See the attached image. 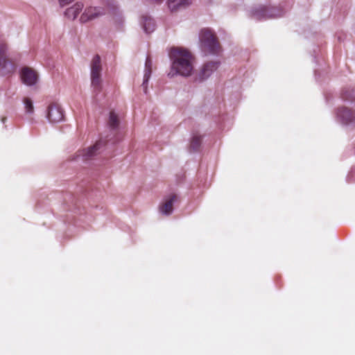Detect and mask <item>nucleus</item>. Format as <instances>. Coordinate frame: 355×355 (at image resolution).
Masks as SVG:
<instances>
[{
	"mask_svg": "<svg viewBox=\"0 0 355 355\" xmlns=\"http://www.w3.org/2000/svg\"><path fill=\"white\" fill-rule=\"evenodd\" d=\"M168 55L171 62L168 77L173 78L178 75L188 77L191 75L193 67L192 55L189 51L180 47H173Z\"/></svg>",
	"mask_w": 355,
	"mask_h": 355,
	"instance_id": "nucleus-1",
	"label": "nucleus"
},
{
	"mask_svg": "<svg viewBox=\"0 0 355 355\" xmlns=\"http://www.w3.org/2000/svg\"><path fill=\"white\" fill-rule=\"evenodd\" d=\"M201 48L206 53L218 55L221 47L216 35L209 29H203L200 33Z\"/></svg>",
	"mask_w": 355,
	"mask_h": 355,
	"instance_id": "nucleus-2",
	"label": "nucleus"
},
{
	"mask_svg": "<svg viewBox=\"0 0 355 355\" xmlns=\"http://www.w3.org/2000/svg\"><path fill=\"white\" fill-rule=\"evenodd\" d=\"M101 72V59L98 55H96L90 64L91 85L95 101H97V96L102 88Z\"/></svg>",
	"mask_w": 355,
	"mask_h": 355,
	"instance_id": "nucleus-3",
	"label": "nucleus"
},
{
	"mask_svg": "<svg viewBox=\"0 0 355 355\" xmlns=\"http://www.w3.org/2000/svg\"><path fill=\"white\" fill-rule=\"evenodd\" d=\"M252 17L257 20H266L280 17L284 15V10L279 7L257 6L251 9Z\"/></svg>",
	"mask_w": 355,
	"mask_h": 355,
	"instance_id": "nucleus-4",
	"label": "nucleus"
},
{
	"mask_svg": "<svg viewBox=\"0 0 355 355\" xmlns=\"http://www.w3.org/2000/svg\"><path fill=\"white\" fill-rule=\"evenodd\" d=\"M336 119L345 126H355V110L346 107H340L336 110Z\"/></svg>",
	"mask_w": 355,
	"mask_h": 355,
	"instance_id": "nucleus-5",
	"label": "nucleus"
},
{
	"mask_svg": "<svg viewBox=\"0 0 355 355\" xmlns=\"http://www.w3.org/2000/svg\"><path fill=\"white\" fill-rule=\"evenodd\" d=\"M111 139L105 140L101 139L93 146H91L87 149H84L81 152H79L76 159H81V160L83 162H87L89 160L100 152V149L102 148L103 146L105 145L107 142H111L112 144H114L115 143L114 141H111Z\"/></svg>",
	"mask_w": 355,
	"mask_h": 355,
	"instance_id": "nucleus-6",
	"label": "nucleus"
},
{
	"mask_svg": "<svg viewBox=\"0 0 355 355\" xmlns=\"http://www.w3.org/2000/svg\"><path fill=\"white\" fill-rule=\"evenodd\" d=\"M105 14V10L102 7H87L80 17V23H87Z\"/></svg>",
	"mask_w": 355,
	"mask_h": 355,
	"instance_id": "nucleus-7",
	"label": "nucleus"
},
{
	"mask_svg": "<svg viewBox=\"0 0 355 355\" xmlns=\"http://www.w3.org/2000/svg\"><path fill=\"white\" fill-rule=\"evenodd\" d=\"M46 118L50 123H58L64 118L61 107L55 103H51L47 109Z\"/></svg>",
	"mask_w": 355,
	"mask_h": 355,
	"instance_id": "nucleus-8",
	"label": "nucleus"
},
{
	"mask_svg": "<svg viewBox=\"0 0 355 355\" xmlns=\"http://www.w3.org/2000/svg\"><path fill=\"white\" fill-rule=\"evenodd\" d=\"M20 76L23 83L27 86L35 85L38 79L36 72L28 67H25L21 69Z\"/></svg>",
	"mask_w": 355,
	"mask_h": 355,
	"instance_id": "nucleus-9",
	"label": "nucleus"
},
{
	"mask_svg": "<svg viewBox=\"0 0 355 355\" xmlns=\"http://www.w3.org/2000/svg\"><path fill=\"white\" fill-rule=\"evenodd\" d=\"M220 62L218 61H211L205 64L198 74V80L202 81L208 78L213 72L218 68Z\"/></svg>",
	"mask_w": 355,
	"mask_h": 355,
	"instance_id": "nucleus-10",
	"label": "nucleus"
},
{
	"mask_svg": "<svg viewBox=\"0 0 355 355\" xmlns=\"http://www.w3.org/2000/svg\"><path fill=\"white\" fill-rule=\"evenodd\" d=\"M177 201V196L175 194H171L166 196L164 202L159 205V211L162 214L168 216L172 214L173 211V205Z\"/></svg>",
	"mask_w": 355,
	"mask_h": 355,
	"instance_id": "nucleus-11",
	"label": "nucleus"
},
{
	"mask_svg": "<svg viewBox=\"0 0 355 355\" xmlns=\"http://www.w3.org/2000/svg\"><path fill=\"white\" fill-rule=\"evenodd\" d=\"M166 3L171 12H176L191 6L192 0H167Z\"/></svg>",
	"mask_w": 355,
	"mask_h": 355,
	"instance_id": "nucleus-12",
	"label": "nucleus"
},
{
	"mask_svg": "<svg viewBox=\"0 0 355 355\" xmlns=\"http://www.w3.org/2000/svg\"><path fill=\"white\" fill-rule=\"evenodd\" d=\"M152 60L148 56L145 62L144 80L141 85L144 92L146 94H147L148 93V83L149 81L152 73Z\"/></svg>",
	"mask_w": 355,
	"mask_h": 355,
	"instance_id": "nucleus-13",
	"label": "nucleus"
},
{
	"mask_svg": "<svg viewBox=\"0 0 355 355\" xmlns=\"http://www.w3.org/2000/svg\"><path fill=\"white\" fill-rule=\"evenodd\" d=\"M83 3L77 2L64 11V16L71 20H74L79 13L83 10Z\"/></svg>",
	"mask_w": 355,
	"mask_h": 355,
	"instance_id": "nucleus-14",
	"label": "nucleus"
},
{
	"mask_svg": "<svg viewBox=\"0 0 355 355\" xmlns=\"http://www.w3.org/2000/svg\"><path fill=\"white\" fill-rule=\"evenodd\" d=\"M140 24L146 33H150L155 29L156 26L153 19L147 15L141 17Z\"/></svg>",
	"mask_w": 355,
	"mask_h": 355,
	"instance_id": "nucleus-15",
	"label": "nucleus"
},
{
	"mask_svg": "<svg viewBox=\"0 0 355 355\" xmlns=\"http://www.w3.org/2000/svg\"><path fill=\"white\" fill-rule=\"evenodd\" d=\"M7 51H8V46L7 44L4 42L1 41L0 42V57H2L5 61V64L7 67H8V69H11L13 71V64L8 61V57H7Z\"/></svg>",
	"mask_w": 355,
	"mask_h": 355,
	"instance_id": "nucleus-16",
	"label": "nucleus"
},
{
	"mask_svg": "<svg viewBox=\"0 0 355 355\" xmlns=\"http://www.w3.org/2000/svg\"><path fill=\"white\" fill-rule=\"evenodd\" d=\"M342 99L345 102L355 104V89L352 88L345 89L341 94Z\"/></svg>",
	"mask_w": 355,
	"mask_h": 355,
	"instance_id": "nucleus-17",
	"label": "nucleus"
},
{
	"mask_svg": "<svg viewBox=\"0 0 355 355\" xmlns=\"http://www.w3.org/2000/svg\"><path fill=\"white\" fill-rule=\"evenodd\" d=\"M108 125L112 130H116L119 125L118 116L114 111L110 112Z\"/></svg>",
	"mask_w": 355,
	"mask_h": 355,
	"instance_id": "nucleus-18",
	"label": "nucleus"
},
{
	"mask_svg": "<svg viewBox=\"0 0 355 355\" xmlns=\"http://www.w3.org/2000/svg\"><path fill=\"white\" fill-rule=\"evenodd\" d=\"M201 141H202V139H201V137L200 135H193L192 138H191L190 148L193 151L198 150L199 148H200V144H201Z\"/></svg>",
	"mask_w": 355,
	"mask_h": 355,
	"instance_id": "nucleus-19",
	"label": "nucleus"
},
{
	"mask_svg": "<svg viewBox=\"0 0 355 355\" xmlns=\"http://www.w3.org/2000/svg\"><path fill=\"white\" fill-rule=\"evenodd\" d=\"M25 112L28 114H33L34 113V107L33 101L29 98H25L24 99Z\"/></svg>",
	"mask_w": 355,
	"mask_h": 355,
	"instance_id": "nucleus-20",
	"label": "nucleus"
},
{
	"mask_svg": "<svg viewBox=\"0 0 355 355\" xmlns=\"http://www.w3.org/2000/svg\"><path fill=\"white\" fill-rule=\"evenodd\" d=\"M0 71L3 74L10 73L12 71V70L8 69V67L6 66L5 61L2 57H0Z\"/></svg>",
	"mask_w": 355,
	"mask_h": 355,
	"instance_id": "nucleus-21",
	"label": "nucleus"
},
{
	"mask_svg": "<svg viewBox=\"0 0 355 355\" xmlns=\"http://www.w3.org/2000/svg\"><path fill=\"white\" fill-rule=\"evenodd\" d=\"M103 1L107 3V5L109 7V8L110 9V10H112V12L113 13H115L116 7L111 3L110 0H103Z\"/></svg>",
	"mask_w": 355,
	"mask_h": 355,
	"instance_id": "nucleus-22",
	"label": "nucleus"
},
{
	"mask_svg": "<svg viewBox=\"0 0 355 355\" xmlns=\"http://www.w3.org/2000/svg\"><path fill=\"white\" fill-rule=\"evenodd\" d=\"M74 0H58L59 4L60 6H67L71 2H73Z\"/></svg>",
	"mask_w": 355,
	"mask_h": 355,
	"instance_id": "nucleus-23",
	"label": "nucleus"
},
{
	"mask_svg": "<svg viewBox=\"0 0 355 355\" xmlns=\"http://www.w3.org/2000/svg\"><path fill=\"white\" fill-rule=\"evenodd\" d=\"M6 120V118H5V117L2 118V119H1L2 123H4Z\"/></svg>",
	"mask_w": 355,
	"mask_h": 355,
	"instance_id": "nucleus-24",
	"label": "nucleus"
},
{
	"mask_svg": "<svg viewBox=\"0 0 355 355\" xmlns=\"http://www.w3.org/2000/svg\"><path fill=\"white\" fill-rule=\"evenodd\" d=\"M355 175V171H352L350 176L353 177Z\"/></svg>",
	"mask_w": 355,
	"mask_h": 355,
	"instance_id": "nucleus-25",
	"label": "nucleus"
}]
</instances>
